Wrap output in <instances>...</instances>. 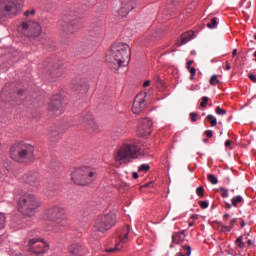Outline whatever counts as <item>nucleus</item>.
<instances>
[{
    "label": "nucleus",
    "mask_w": 256,
    "mask_h": 256,
    "mask_svg": "<svg viewBox=\"0 0 256 256\" xmlns=\"http://www.w3.org/2000/svg\"><path fill=\"white\" fill-rule=\"evenodd\" d=\"M0 7L9 15L17 13V0H0Z\"/></svg>",
    "instance_id": "16"
},
{
    "label": "nucleus",
    "mask_w": 256,
    "mask_h": 256,
    "mask_svg": "<svg viewBox=\"0 0 256 256\" xmlns=\"http://www.w3.org/2000/svg\"><path fill=\"white\" fill-rule=\"evenodd\" d=\"M245 225H246V224H245V221L242 220V221H241V227H245Z\"/></svg>",
    "instance_id": "56"
},
{
    "label": "nucleus",
    "mask_w": 256,
    "mask_h": 256,
    "mask_svg": "<svg viewBox=\"0 0 256 256\" xmlns=\"http://www.w3.org/2000/svg\"><path fill=\"white\" fill-rule=\"evenodd\" d=\"M205 135L208 136L209 138L213 137V131L211 130H206Z\"/></svg>",
    "instance_id": "44"
},
{
    "label": "nucleus",
    "mask_w": 256,
    "mask_h": 256,
    "mask_svg": "<svg viewBox=\"0 0 256 256\" xmlns=\"http://www.w3.org/2000/svg\"><path fill=\"white\" fill-rule=\"evenodd\" d=\"M10 156L17 163H31L35 161V147L27 143L16 144L10 148Z\"/></svg>",
    "instance_id": "3"
},
{
    "label": "nucleus",
    "mask_w": 256,
    "mask_h": 256,
    "mask_svg": "<svg viewBox=\"0 0 256 256\" xmlns=\"http://www.w3.org/2000/svg\"><path fill=\"white\" fill-rule=\"evenodd\" d=\"M132 177H133V179H139V173L133 172Z\"/></svg>",
    "instance_id": "48"
},
{
    "label": "nucleus",
    "mask_w": 256,
    "mask_h": 256,
    "mask_svg": "<svg viewBox=\"0 0 256 256\" xmlns=\"http://www.w3.org/2000/svg\"><path fill=\"white\" fill-rule=\"evenodd\" d=\"M149 85H151V81L146 80L143 84V87H149Z\"/></svg>",
    "instance_id": "49"
},
{
    "label": "nucleus",
    "mask_w": 256,
    "mask_h": 256,
    "mask_svg": "<svg viewBox=\"0 0 256 256\" xmlns=\"http://www.w3.org/2000/svg\"><path fill=\"white\" fill-rule=\"evenodd\" d=\"M84 87H85V85L80 84V85L75 87V91H82Z\"/></svg>",
    "instance_id": "43"
},
{
    "label": "nucleus",
    "mask_w": 256,
    "mask_h": 256,
    "mask_svg": "<svg viewBox=\"0 0 256 256\" xmlns=\"http://www.w3.org/2000/svg\"><path fill=\"white\" fill-rule=\"evenodd\" d=\"M233 229V226H227L223 223L218 224V231H221V233H229Z\"/></svg>",
    "instance_id": "23"
},
{
    "label": "nucleus",
    "mask_w": 256,
    "mask_h": 256,
    "mask_svg": "<svg viewBox=\"0 0 256 256\" xmlns=\"http://www.w3.org/2000/svg\"><path fill=\"white\" fill-rule=\"evenodd\" d=\"M247 244H248L249 247H251V245H253V242L251 241V239H249V240L247 241Z\"/></svg>",
    "instance_id": "53"
},
{
    "label": "nucleus",
    "mask_w": 256,
    "mask_h": 256,
    "mask_svg": "<svg viewBox=\"0 0 256 256\" xmlns=\"http://www.w3.org/2000/svg\"><path fill=\"white\" fill-rule=\"evenodd\" d=\"M183 241H185V236H183V234H181L179 232H175L172 235V243H174L175 245H181V243H183Z\"/></svg>",
    "instance_id": "22"
},
{
    "label": "nucleus",
    "mask_w": 256,
    "mask_h": 256,
    "mask_svg": "<svg viewBox=\"0 0 256 256\" xmlns=\"http://www.w3.org/2000/svg\"><path fill=\"white\" fill-rule=\"evenodd\" d=\"M186 65L187 69H191V65H193V60L188 61Z\"/></svg>",
    "instance_id": "46"
},
{
    "label": "nucleus",
    "mask_w": 256,
    "mask_h": 256,
    "mask_svg": "<svg viewBox=\"0 0 256 256\" xmlns=\"http://www.w3.org/2000/svg\"><path fill=\"white\" fill-rule=\"evenodd\" d=\"M79 123H81L87 131H90L91 133H99V123H97L91 112L82 113L79 117Z\"/></svg>",
    "instance_id": "8"
},
{
    "label": "nucleus",
    "mask_w": 256,
    "mask_h": 256,
    "mask_svg": "<svg viewBox=\"0 0 256 256\" xmlns=\"http://www.w3.org/2000/svg\"><path fill=\"white\" fill-rule=\"evenodd\" d=\"M188 70L191 73V75H195L197 73V70L195 69V67H192V68H190Z\"/></svg>",
    "instance_id": "45"
},
{
    "label": "nucleus",
    "mask_w": 256,
    "mask_h": 256,
    "mask_svg": "<svg viewBox=\"0 0 256 256\" xmlns=\"http://www.w3.org/2000/svg\"><path fill=\"white\" fill-rule=\"evenodd\" d=\"M141 155V146L135 141L124 142L113 154L115 167L127 165Z\"/></svg>",
    "instance_id": "2"
},
{
    "label": "nucleus",
    "mask_w": 256,
    "mask_h": 256,
    "mask_svg": "<svg viewBox=\"0 0 256 256\" xmlns=\"http://www.w3.org/2000/svg\"><path fill=\"white\" fill-rule=\"evenodd\" d=\"M194 77H195V75H192V74H191L190 79L193 80Z\"/></svg>",
    "instance_id": "59"
},
{
    "label": "nucleus",
    "mask_w": 256,
    "mask_h": 256,
    "mask_svg": "<svg viewBox=\"0 0 256 256\" xmlns=\"http://www.w3.org/2000/svg\"><path fill=\"white\" fill-rule=\"evenodd\" d=\"M71 179L75 185H89L97 179V173L89 166L77 168L72 174Z\"/></svg>",
    "instance_id": "5"
},
{
    "label": "nucleus",
    "mask_w": 256,
    "mask_h": 256,
    "mask_svg": "<svg viewBox=\"0 0 256 256\" xmlns=\"http://www.w3.org/2000/svg\"><path fill=\"white\" fill-rule=\"evenodd\" d=\"M236 245L239 247V249H245V242H243V236H239L236 239Z\"/></svg>",
    "instance_id": "28"
},
{
    "label": "nucleus",
    "mask_w": 256,
    "mask_h": 256,
    "mask_svg": "<svg viewBox=\"0 0 256 256\" xmlns=\"http://www.w3.org/2000/svg\"><path fill=\"white\" fill-rule=\"evenodd\" d=\"M191 55H195V51H192V52H191Z\"/></svg>",
    "instance_id": "61"
},
{
    "label": "nucleus",
    "mask_w": 256,
    "mask_h": 256,
    "mask_svg": "<svg viewBox=\"0 0 256 256\" xmlns=\"http://www.w3.org/2000/svg\"><path fill=\"white\" fill-rule=\"evenodd\" d=\"M216 115H227V110L221 108V106L216 107Z\"/></svg>",
    "instance_id": "33"
},
{
    "label": "nucleus",
    "mask_w": 256,
    "mask_h": 256,
    "mask_svg": "<svg viewBox=\"0 0 256 256\" xmlns=\"http://www.w3.org/2000/svg\"><path fill=\"white\" fill-rule=\"evenodd\" d=\"M24 183L31 187H39V175L35 172H29L23 176Z\"/></svg>",
    "instance_id": "18"
},
{
    "label": "nucleus",
    "mask_w": 256,
    "mask_h": 256,
    "mask_svg": "<svg viewBox=\"0 0 256 256\" xmlns=\"http://www.w3.org/2000/svg\"><path fill=\"white\" fill-rule=\"evenodd\" d=\"M81 29V22L77 20V16H73V18L67 17V22H66V32L69 35H73V33H77Z\"/></svg>",
    "instance_id": "15"
},
{
    "label": "nucleus",
    "mask_w": 256,
    "mask_h": 256,
    "mask_svg": "<svg viewBox=\"0 0 256 256\" xmlns=\"http://www.w3.org/2000/svg\"><path fill=\"white\" fill-rule=\"evenodd\" d=\"M224 219H229V214L228 213L224 214Z\"/></svg>",
    "instance_id": "55"
},
{
    "label": "nucleus",
    "mask_w": 256,
    "mask_h": 256,
    "mask_svg": "<svg viewBox=\"0 0 256 256\" xmlns=\"http://www.w3.org/2000/svg\"><path fill=\"white\" fill-rule=\"evenodd\" d=\"M63 215H65V210H63V208L53 207L46 210L44 217L48 221H52V223L61 225V222L63 221Z\"/></svg>",
    "instance_id": "11"
},
{
    "label": "nucleus",
    "mask_w": 256,
    "mask_h": 256,
    "mask_svg": "<svg viewBox=\"0 0 256 256\" xmlns=\"http://www.w3.org/2000/svg\"><path fill=\"white\" fill-rule=\"evenodd\" d=\"M231 70V64L229 63V61H226V71H230Z\"/></svg>",
    "instance_id": "47"
},
{
    "label": "nucleus",
    "mask_w": 256,
    "mask_h": 256,
    "mask_svg": "<svg viewBox=\"0 0 256 256\" xmlns=\"http://www.w3.org/2000/svg\"><path fill=\"white\" fill-rule=\"evenodd\" d=\"M207 120L209 121L211 127H216L217 126V118H215V116H213L212 114H209L207 116Z\"/></svg>",
    "instance_id": "25"
},
{
    "label": "nucleus",
    "mask_w": 256,
    "mask_h": 256,
    "mask_svg": "<svg viewBox=\"0 0 256 256\" xmlns=\"http://www.w3.org/2000/svg\"><path fill=\"white\" fill-rule=\"evenodd\" d=\"M153 131V120L151 118H142L138 123V134L140 137L151 135Z\"/></svg>",
    "instance_id": "12"
},
{
    "label": "nucleus",
    "mask_w": 256,
    "mask_h": 256,
    "mask_svg": "<svg viewBox=\"0 0 256 256\" xmlns=\"http://www.w3.org/2000/svg\"><path fill=\"white\" fill-rule=\"evenodd\" d=\"M194 37H195V32L193 31L185 32L180 37L181 43H178V47H181V45H186V43H189V41H191V39H193Z\"/></svg>",
    "instance_id": "20"
},
{
    "label": "nucleus",
    "mask_w": 256,
    "mask_h": 256,
    "mask_svg": "<svg viewBox=\"0 0 256 256\" xmlns=\"http://www.w3.org/2000/svg\"><path fill=\"white\" fill-rule=\"evenodd\" d=\"M235 223H237V218H233V219L230 221V227H232V229L235 227Z\"/></svg>",
    "instance_id": "42"
},
{
    "label": "nucleus",
    "mask_w": 256,
    "mask_h": 256,
    "mask_svg": "<svg viewBox=\"0 0 256 256\" xmlns=\"http://www.w3.org/2000/svg\"><path fill=\"white\" fill-rule=\"evenodd\" d=\"M177 256H185L183 253L179 252L176 254Z\"/></svg>",
    "instance_id": "57"
},
{
    "label": "nucleus",
    "mask_w": 256,
    "mask_h": 256,
    "mask_svg": "<svg viewBox=\"0 0 256 256\" xmlns=\"http://www.w3.org/2000/svg\"><path fill=\"white\" fill-rule=\"evenodd\" d=\"M210 85H219V79L217 78V75H213L210 79Z\"/></svg>",
    "instance_id": "34"
},
{
    "label": "nucleus",
    "mask_w": 256,
    "mask_h": 256,
    "mask_svg": "<svg viewBox=\"0 0 256 256\" xmlns=\"http://www.w3.org/2000/svg\"><path fill=\"white\" fill-rule=\"evenodd\" d=\"M18 31L19 33L24 35V37L35 38L41 35L42 28H41V24H39L38 22L29 20V21L22 22L18 26Z\"/></svg>",
    "instance_id": "7"
},
{
    "label": "nucleus",
    "mask_w": 256,
    "mask_h": 256,
    "mask_svg": "<svg viewBox=\"0 0 256 256\" xmlns=\"http://www.w3.org/2000/svg\"><path fill=\"white\" fill-rule=\"evenodd\" d=\"M254 39H255V41H256V33L254 34Z\"/></svg>",
    "instance_id": "62"
},
{
    "label": "nucleus",
    "mask_w": 256,
    "mask_h": 256,
    "mask_svg": "<svg viewBox=\"0 0 256 256\" xmlns=\"http://www.w3.org/2000/svg\"><path fill=\"white\" fill-rule=\"evenodd\" d=\"M61 137H63V135H61V133H59L57 130H53L48 134V139L51 143H57Z\"/></svg>",
    "instance_id": "21"
},
{
    "label": "nucleus",
    "mask_w": 256,
    "mask_h": 256,
    "mask_svg": "<svg viewBox=\"0 0 256 256\" xmlns=\"http://www.w3.org/2000/svg\"><path fill=\"white\" fill-rule=\"evenodd\" d=\"M5 221H6L5 214L0 212V229H5Z\"/></svg>",
    "instance_id": "32"
},
{
    "label": "nucleus",
    "mask_w": 256,
    "mask_h": 256,
    "mask_svg": "<svg viewBox=\"0 0 256 256\" xmlns=\"http://www.w3.org/2000/svg\"><path fill=\"white\" fill-rule=\"evenodd\" d=\"M130 59L131 47L127 43L115 42L106 56V63L111 69L117 70L128 65Z\"/></svg>",
    "instance_id": "1"
},
{
    "label": "nucleus",
    "mask_w": 256,
    "mask_h": 256,
    "mask_svg": "<svg viewBox=\"0 0 256 256\" xmlns=\"http://www.w3.org/2000/svg\"><path fill=\"white\" fill-rule=\"evenodd\" d=\"M199 205H200L201 209H207L209 207V202H207V201H200Z\"/></svg>",
    "instance_id": "38"
},
{
    "label": "nucleus",
    "mask_w": 256,
    "mask_h": 256,
    "mask_svg": "<svg viewBox=\"0 0 256 256\" xmlns=\"http://www.w3.org/2000/svg\"><path fill=\"white\" fill-rule=\"evenodd\" d=\"M147 109V94L140 93L135 96L131 111L134 115H141Z\"/></svg>",
    "instance_id": "10"
},
{
    "label": "nucleus",
    "mask_w": 256,
    "mask_h": 256,
    "mask_svg": "<svg viewBox=\"0 0 256 256\" xmlns=\"http://www.w3.org/2000/svg\"><path fill=\"white\" fill-rule=\"evenodd\" d=\"M226 207H227L228 209H231V207H233V204L226 203Z\"/></svg>",
    "instance_id": "54"
},
{
    "label": "nucleus",
    "mask_w": 256,
    "mask_h": 256,
    "mask_svg": "<svg viewBox=\"0 0 256 256\" xmlns=\"http://www.w3.org/2000/svg\"><path fill=\"white\" fill-rule=\"evenodd\" d=\"M194 223L193 222H190L189 223V227H193Z\"/></svg>",
    "instance_id": "58"
},
{
    "label": "nucleus",
    "mask_w": 256,
    "mask_h": 256,
    "mask_svg": "<svg viewBox=\"0 0 256 256\" xmlns=\"http://www.w3.org/2000/svg\"><path fill=\"white\" fill-rule=\"evenodd\" d=\"M237 55V49H234L233 51H232V57H235Z\"/></svg>",
    "instance_id": "52"
},
{
    "label": "nucleus",
    "mask_w": 256,
    "mask_h": 256,
    "mask_svg": "<svg viewBox=\"0 0 256 256\" xmlns=\"http://www.w3.org/2000/svg\"><path fill=\"white\" fill-rule=\"evenodd\" d=\"M151 169V166L149 164H142L138 167L139 173H147Z\"/></svg>",
    "instance_id": "26"
},
{
    "label": "nucleus",
    "mask_w": 256,
    "mask_h": 256,
    "mask_svg": "<svg viewBox=\"0 0 256 256\" xmlns=\"http://www.w3.org/2000/svg\"><path fill=\"white\" fill-rule=\"evenodd\" d=\"M68 255L69 256H85V254H83V246H81V244L79 243L70 245L68 247Z\"/></svg>",
    "instance_id": "19"
},
{
    "label": "nucleus",
    "mask_w": 256,
    "mask_h": 256,
    "mask_svg": "<svg viewBox=\"0 0 256 256\" xmlns=\"http://www.w3.org/2000/svg\"><path fill=\"white\" fill-rule=\"evenodd\" d=\"M182 249H183L186 256H191V246H189V245L183 246Z\"/></svg>",
    "instance_id": "36"
},
{
    "label": "nucleus",
    "mask_w": 256,
    "mask_h": 256,
    "mask_svg": "<svg viewBox=\"0 0 256 256\" xmlns=\"http://www.w3.org/2000/svg\"><path fill=\"white\" fill-rule=\"evenodd\" d=\"M39 207H41L39 198L30 193L23 194L18 200V211L24 217H34Z\"/></svg>",
    "instance_id": "4"
},
{
    "label": "nucleus",
    "mask_w": 256,
    "mask_h": 256,
    "mask_svg": "<svg viewBox=\"0 0 256 256\" xmlns=\"http://www.w3.org/2000/svg\"><path fill=\"white\" fill-rule=\"evenodd\" d=\"M249 79H250V81H252L253 83H256V75H255V74H249Z\"/></svg>",
    "instance_id": "41"
},
{
    "label": "nucleus",
    "mask_w": 256,
    "mask_h": 256,
    "mask_svg": "<svg viewBox=\"0 0 256 256\" xmlns=\"http://www.w3.org/2000/svg\"><path fill=\"white\" fill-rule=\"evenodd\" d=\"M158 81H161V79H160V78H158Z\"/></svg>",
    "instance_id": "63"
},
{
    "label": "nucleus",
    "mask_w": 256,
    "mask_h": 256,
    "mask_svg": "<svg viewBox=\"0 0 256 256\" xmlns=\"http://www.w3.org/2000/svg\"><path fill=\"white\" fill-rule=\"evenodd\" d=\"M48 75H50V77H59L63 75V72H61L59 68H56L53 71L48 72Z\"/></svg>",
    "instance_id": "27"
},
{
    "label": "nucleus",
    "mask_w": 256,
    "mask_h": 256,
    "mask_svg": "<svg viewBox=\"0 0 256 256\" xmlns=\"http://www.w3.org/2000/svg\"><path fill=\"white\" fill-rule=\"evenodd\" d=\"M135 7H137V3L134 0H121V7L118 10V15L120 17H127Z\"/></svg>",
    "instance_id": "14"
},
{
    "label": "nucleus",
    "mask_w": 256,
    "mask_h": 256,
    "mask_svg": "<svg viewBox=\"0 0 256 256\" xmlns=\"http://www.w3.org/2000/svg\"><path fill=\"white\" fill-rule=\"evenodd\" d=\"M62 107L63 103L61 102V99L59 96H56L49 104V111L54 115H61V113H63Z\"/></svg>",
    "instance_id": "17"
},
{
    "label": "nucleus",
    "mask_w": 256,
    "mask_h": 256,
    "mask_svg": "<svg viewBox=\"0 0 256 256\" xmlns=\"http://www.w3.org/2000/svg\"><path fill=\"white\" fill-rule=\"evenodd\" d=\"M204 193H205V188H203V186H199L196 189V195H198V197H200V199H202V197H204Z\"/></svg>",
    "instance_id": "31"
},
{
    "label": "nucleus",
    "mask_w": 256,
    "mask_h": 256,
    "mask_svg": "<svg viewBox=\"0 0 256 256\" xmlns=\"http://www.w3.org/2000/svg\"><path fill=\"white\" fill-rule=\"evenodd\" d=\"M29 15H32V16L35 15V9L24 12L25 17H29Z\"/></svg>",
    "instance_id": "40"
},
{
    "label": "nucleus",
    "mask_w": 256,
    "mask_h": 256,
    "mask_svg": "<svg viewBox=\"0 0 256 256\" xmlns=\"http://www.w3.org/2000/svg\"><path fill=\"white\" fill-rule=\"evenodd\" d=\"M239 203H243V196L238 195L232 198L233 207H238Z\"/></svg>",
    "instance_id": "24"
},
{
    "label": "nucleus",
    "mask_w": 256,
    "mask_h": 256,
    "mask_svg": "<svg viewBox=\"0 0 256 256\" xmlns=\"http://www.w3.org/2000/svg\"><path fill=\"white\" fill-rule=\"evenodd\" d=\"M29 251L31 253H34L36 256H43L45 253H47V249H49V244L47 242L33 238L30 239L28 242Z\"/></svg>",
    "instance_id": "9"
},
{
    "label": "nucleus",
    "mask_w": 256,
    "mask_h": 256,
    "mask_svg": "<svg viewBox=\"0 0 256 256\" xmlns=\"http://www.w3.org/2000/svg\"><path fill=\"white\" fill-rule=\"evenodd\" d=\"M208 181H210L212 185H217L219 183V180L213 174H208Z\"/></svg>",
    "instance_id": "29"
},
{
    "label": "nucleus",
    "mask_w": 256,
    "mask_h": 256,
    "mask_svg": "<svg viewBox=\"0 0 256 256\" xmlns=\"http://www.w3.org/2000/svg\"><path fill=\"white\" fill-rule=\"evenodd\" d=\"M220 193L222 195V197H229V190L225 189V188H220Z\"/></svg>",
    "instance_id": "37"
},
{
    "label": "nucleus",
    "mask_w": 256,
    "mask_h": 256,
    "mask_svg": "<svg viewBox=\"0 0 256 256\" xmlns=\"http://www.w3.org/2000/svg\"><path fill=\"white\" fill-rule=\"evenodd\" d=\"M217 18H212L211 23L207 24L208 29H215L217 27Z\"/></svg>",
    "instance_id": "30"
},
{
    "label": "nucleus",
    "mask_w": 256,
    "mask_h": 256,
    "mask_svg": "<svg viewBox=\"0 0 256 256\" xmlns=\"http://www.w3.org/2000/svg\"><path fill=\"white\" fill-rule=\"evenodd\" d=\"M129 231V226H125L122 229V232L119 235V242L116 244L115 248L108 249V253H115V251H121V249H123V245L129 241Z\"/></svg>",
    "instance_id": "13"
},
{
    "label": "nucleus",
    "mask_w": 256,
    "mask_h": 256,
    "mask_svg": "<svg viewBox=\"0 0 256 256\" xmlns=\"http://www.w3.org/2000/svg\"><path fill=\"white\" fill-rule=\"evenodd\" d=\"M179 233L184 236V239L187 237V233L185 232V230H183L182 232H179Z\"/></svg>",
    "instance_id": "51"
},
{
    "label": "nucleus",
    "mask_w": 256,
    "mask_h": 256,
    "mask_svg": "<svg viewBox=\"0 0 256 256\" xmlns=\"http://www.w3.org/2000/svg\"><path fill=\"white\" fill-rule=\"evenodd\" d=\"M190 118L192 123H195L197 121V113L195 112L190 113Z\"/></svg>",
    "instance_id": "39"
},
{
    "label": "nucleus",
    "mask_w": 256,
    "mask_h": 256,
    "mask_svg": "<svg viewBox=\"0 0 256 256\" xmlns=\"http://www.w3.org/2000/svg\"><path fill=\"white\" fill-rule=\"evenodd\" d=\"M209 142V140L208 139H204V143H208Z\"/></svg>",
    "instance_id": "60"
},
{
    "label": "nucleus",
    "mask_w": 256,
    "mask_h": 256,
    "mask_svg": "<svg viewBox=\"0 0 256 256\" xmlns=\"http://www.w3.org/2000/svg\"><path fill=\"white\" fill-rule=\"evenodd\" d=\"M117 223V215L110 212L104 216L98 218L94 225V233H105L109 231Z\"/></svg>",
    "instance_id": "6"
},
{
    "label": "nucleus",
    "mask_w": 256,
    "mask_h": 256,
    "mask_svg": "<svg viewBox=\"0 0 256 256\" xmlns=\"http://www.w3.org/2000/svg\"><path fill=\"white\" fill-rule=\"evenodd\" d=\"M225 147H231V140H227L225 142Z\"/></svg>",
    "instance_id": "50"
},
{
    "label": "nucleus",
    "mask_w": 256,
    "mask_h": 256,
    "mask_svg": "<svg viewBox=\"0 0 256 256\" xmlns=\"http://www.w3.org/2000/svg\"><path fill=\"white\" fill-rule=\"evenodd\" d=\"M207 103H209V98L207 96L202 97V102L200 103V107H207Z\"/></svg>",
    "instance_id": "35"
}]
</instances>
